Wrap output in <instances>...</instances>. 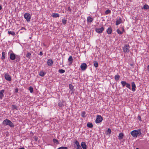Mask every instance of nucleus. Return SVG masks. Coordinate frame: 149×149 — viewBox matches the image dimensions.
<instances>
[{
	"instance_id": "1",
	"label": "nucleus",
	"mask_w": 149,
	"mask_h": 149,
	"mask_svg": "<svg viewBox=\"0 0 149 149\" xmlns=\"http://www.w3.org/2000/svg\"><path fill=\"white\" fill-rule=\"evenodd\" d=\"M3 124L5 126L8 125L11 127H13L14 126L13 123L10 120L7 119H5L3 121Z\"/></svg>"
},
{
	"instance_id": "2",
	"label": "nucleus",
	"mask_w": 149,
	"mask_h": 149,
	"mask_svg": "<svg viewBox=\"0 0 149 149\" xmlns=\"http://www.w3.org/2000/svg\"><path fill=\"white\" fill-rule=\"evenodd\" d=\"M130 133L133 137L135 138L137 137L139 134H141V132L140 130H134L132 131Z\"/></svg>"
},
{
	"instance_id": "3",
	"label": "nucleus",
	"mask_w": 149,
	"mask_h": 149,
	"mask_svg": "<svg viewBox=\"0 0 149 149\" xmlns=\"http://www.w3.org/2000/svg\"><path fill=\"white\" fill-rule=\"evenodd\" d=\"M103 120V118L101 116L97 115L95 120V123H99L101 122Z\"/></svg>"
},
{
	"instance_id": "4",
	"label": "nucleus",
	"mask_w": 149,
	"mask_h": 149,
	"mask_svg": "<svg viewBox=\"0 0 149 149\" xmlns=\"http://www.w3.org/2000/svg\"><path fill=\"white\" fill-rule=\"evenodd\" d=\"M130 47L129 45H125L123 47V51L124 53L128 52L130 51Z\"/></svg>"
},
{
	"instance_id": "5",
	"label": "nucleus",
	"mask_w": 149,
	"mask_h": 149,
	"mask_svg": "<svg viewBox=\"0 0 149 149\" xmlns=\"http://www.w3.org/2000/svg\"><path fill=\"white\" fill-rule=\"evenodd\" d=\"M24 16L25 19L27 22L30 21L31 19V15L29 13H26L24 15Z\"/></svg>"
},
{
	"instance_id": "6",
	"label": "nucleus",
	"mask_w": 149,
	"mask_h": 149,
	"mask_svg": "<svg viewBox=\"0 0 149 149\" xmlns=\"http://www.w3.org/2000/svg\"><path fill=\"white\" fill-rule=\"evenodd\" d=\"M4 77L5 79L8 81H11V77L9 74L8 73H7L5 74L4 75Z\"/></svg>"
},
{
	"instance_id": "7",
	"label": "nucleus",
	"mask_w": 149,
	"mask_h": 149,
	"mask_svg": "<svg viewBox=\"0 0 149 149\" xmlns=\"http://www.w3.org/2000/svg\"><path fill=\"white\" fill-rule=\"evenodd\" d=\"M10 52H12L10 54V59L11 60H14L15 59H16V56L15 54L13 52V51L11 50Z\"/></svg>"
},
{
	"instance_id": "8",
	"label": "nucleus",
	"mask_w": 149,
	"mask_h": 149,
	"mask_svg": "<svg viewBox=\"0 0 149 149\" xmlns=\"http://www.w3.org/2000/svg\"><path fill=\"white\" fill-rule=\"evenodd\" d=\"M104 30V28L103 27H102L100 28H96L95 29V31L96 32L100 33L102 32Z\"/></svg>"
},
{
	"instance_id": "9",
	"label": "nucleus",
	"mask_w": 149,
	"mask_h": 149,
	"mask_svg": "<svg viewBox=\"0 0 149 149\" xmlns=\"http://www.w3.org/2000/svg\"><path fill=\"white\" fill-rule=\"evenodd\" d=\"M122 31H121L119 29H118L116 30V31L118 34L121 35L123 33V32H125V30L123 27H122L121 28Z\"/></svg>"
},
{
	"instance_id": "10",
	"label": "nucleus",
	"mask_w": 149,
	"mask_h": 149,
	"mask_svg": "<svg viewBox=\"0 0 149 149\" xmlns=\"http://www.w3.org/2000/svg\"><path fill=\"white\" fill-rule=\"evenodd\" d=\"M87 65L86 63H82L80 66L81 69L82 70H86L87 68Z\"/></svg>"
},
{
	"instance_id": "11",
	"label": "nucleus",
	"mask_w": 149,
	"mask_h": 149,
	"mask_svg": "<svg viewBox=\"0 0 149 149\" xmlns=\"http://www.w3.org/2000/svg\"><path fill=\"white\" fill-rule=\"evenodd\" d=\"M132 91L133 92L135 91H136V86L134 82H132Z\"/></svg>"
},
{
	"instance_id": "12",
	"label": "nucleus",
	"mask_w": 149,
	"mask_h": 149,
	"mask_svg": "<svg viewBox=\"0 0 149 149\" xmlns=\"http://www.w3.org/2000/svg\"><path fill=\"white\" fill-rule=\"evenodd\" d=\"M93 18L90 16H88L87 17V22L88 23H91L93 20Z\"/></svg>"
},
{
	"instance_id": "13",
	"label": "nucleus",
	"mask_w": 149,
	"mask_h": 149,
	"mask_svg": "<svg viewBox=\"0 0 149 149\" xmlns=\"http://www.w3.org/2000/svg\"><path fill=\"white\" fill-rule=\"evenodd\" d=\"M81 146L83 149H87V146L85 142H82L81 143Z\"/></svg>"
},
{
	"instance_id": "14",
	"label": "nucleus",
	"mask_w": 149,
	"mask_h": 149,
	"mask_svg": "<svg viewBox=\"0 0 149 149\" xmlns=\"http://www.w3.org/2000/svg\"><path fill=\"white\" fill-rule=\"evenodd\" d=\"M4 90H2L0 92V99L1 100L2 99L4 95L3 93L4 92Z\"/></svg>"
},
{
	"instance_id": "15",
	"label": "nucleus",
	"mask_w": 149,
	"mask_h": 149,
	"mask_svg": "<svg viewBox=\"0 0 149 149\" xmlns=\"http://www.w3.org/2000/svg\"><path fill=\"white\" fill-rule=\"evenodd\" d=\"M53 63V61L51 59H49L47 61V64L49 66H52Z\"/></svg>"
},
{
	"instance_id": "16",
	"label": "nucleus",
	"mask_w": 149,
	"mask_h": 149,
	"mask_svg": "<svg viewBox=\"0 0 149 149\" xmlns=\"http://www.w3.org/2000/svg\"><path fill=\"white\" fill-rule=\"evenodd\" d=\"M122 21L121 20V19L120 17L119 18V19L117 20L116 21V25L117 26L119 24L121 23Z\"/></svg>"
},
{
	"instance_id": "17",
	"label": "nucleus",
	"mask_w": 149,
	"mask_h": 149,
	"mask_svg": "<svg viewBox=\"0 0 149 149\" xmlns=\"http://www.w3.org/2000/svg\"><path fill=\"white\" fill-rule=\"evenodd\" d=\"M112 30L111 27L108 28L107 30V33L108 34H111L112 33Z\"/></svg>"
},
{
	"instance_id": "18",
	"label": "nucleus",
	"mask_w": 149,
	"mask_h": 149,
	"mask_svg": "<svg viewBox=\"0 0 149 149\" xmlns=\"http://www.w3.org/2000/svg\"><path fill=\"white\" fill-rule=\"evenodd\" d=\"M68 60L70 64H71L73 62V58L72 56H69L68 58Z\"/></svg>"
},
{
	"instance_id": "19",
	"label": "nucleus",
	"mask_w": 149,
	"mask_h": 149,
	"mask_svg": "<svg viewBox=\"0 0 149 149\" xmlns=\"http://www.w3.org/2000/svg\"><path fill=\"white\" fill-rule=\"evenodd\" d=\"M124 134L123 133H119L118 136V139H122L123 137Z\"/></svg>"
},
{
	"instance_id": "20",
	"label": "nucleus",
	"mask_w": 149,
	"mask_h": 149,
	"mask_svg": "<svg viewBox=\"0 0 149 149\" xmlns=\"http://www.w3.org/2000/svg\"><path fill=\"white\" fill-rule=\"evenodd\" d=\"M142 9L146 10L148 9H149V6L148 5L145 4L144 5Z\"/></svg>"
},
{
	"instance_id": "21",
	"label": "nucleus",
	"mask_w": 149,
	"mask_h": 149,
	"mask_svg": "<svg viewBox=\"0 0 149 149\" xmlns=\"http://www.w3.org/2000/svg\"><path fill=\"white\" fill-rule=\"evenodd\" d=\"M53 141L54 143H55L56 144H59V142L58 140L56 139H53Z\"/></svg>"
},
{
	"instance_id": "22",
	"label": "nucleus",
	"mask_w": 149,
	"mask_h": 149,
	"mask_svg": "<svg viewBox=\"0 0 149 149\" xmlns=\"http://www.w3.org/2000/svg\"><path fill=\"white\" fill-rule=\"evenodd\" d=\"M52 17H59V14L58 13H54L52 15Z\"/></svg>"
},
{
	"instance_id": "23",
	"label": "nucleus",
	"mask_w": 149,
	"mask_h": 149,
	"mask_svg": "<svg viewBox=\"0 0 149 149\" xmlns=\"http://www.w3.org/2000/svg\"><path fill=\"white\" fill-rule=\"evenodd\" d=\"M8 33L9 34H11L13 36H14L15 34V33L13 31H8Z\"/></svg>"
},
{
	"instance_id": "24",
	"label": "nucleus",
	"mask_w": 149,
	"mask_h": 149,
	"mask_svg": "<svg viewBox=\"0 0 149 149\" xmlns=\"http://www.w3.org/2000/svg\"><path fill=\"white\" fill-rule=\"evenodd\" d=\"M120 77V76L118 74H117L115 75L114 78L117 81L119 79Z\"/></svg>"
},
{
	"instance_id": "25",
	"label": "nucleus",
	"mask_w": 149,
	"mask_h": 149,
	"mask_svg": "<svg viewBox=\"0 0 149 149\" xmlns=\"http://www.w3.org/2000/svg\"><path fill=\"white\" fill-rule=\"evenodd\" d=\"M121 83L123 87H124L125 86L127 83L125 81H121Z\"/></svg>"
},
{
	"instance_id": "26",
	"label": "nucleus",
	"mask_w": 149,
	"mask_h": 149,
	"mask_svg": "<svg viewBox=\"0 0 149 149\" xmlns=\"http://www.w3.org/2000/svg\"><path fill=\"white\" fill-rule=\"evenodd\" d=\"M87 126L89 128H92L93 127V125L92 123H88L87 124Z\"/></svg>"
},
{
	"instance_id": "27",
	"label": "nucleus",
	"mask_w": 149,
	"mask_h": 149,
	"mask_svg": "<svg viewBox=\"0 0 149 149\" xmlns=\"http://www.w3.org/2000/svg\"><path fill=\"white\" fill-rule=\"evenodd\" d=\"M94 66L95 68H97L98 66V63L97 61H95L94 62Z\"/></svg>"
},
{
	"instance_id": "28",
	"label": "nucleus",
	"mask_w": 149,
	"mask_h": 149,
	"mask_svg": "<svg viewBox=\"0 0 149 149\" xmlns=\"http://www.w3.org/2000/svg\"><path fill=\"white\" fill-rule=\"evenodd\" d=\"M58 72L59 73L61 74H63L65 72V71L63 69H59L58 70Z\"/></svg>"
},
{
	"instance_id": "29",
	"label": "nucleus",
	"mask_w": 149,
	"mask_h": 149,
	"mask_svg": "<svg viewBox=\"0 0 149 149\" xmlns=\"http://www.w3.org/2000/svg\"><path fill=\"white\" fill-rule=\"evenodd\" d=\"M31 53L30 52H28L26 55V57L29 58H30L31 56Z\"/></svg>"
},
{
	"instance_id": "30",
	"label": "nucleus",
	"mask_w": 149,
	"mask_h": 149,
	"mask_svg": "<svg viewBox=\"0 0 149 149\" xmlns=\"http://www.w3.org/2000/svg\"><path fill=\"white\" fill-rule=\"evenodd\" d=\"M39 75L41 77H43L45 75V73L44 72L41 71L40 72Z\"/></svg>"
},
{
	"instance_id": "31",
	"label": "nucleus",
	"mask_w": 149,
	"mask_h": 149,
	"mask_svg": "<svg viewBox=\"0 0 149 149\" xmlns=\"http://www.w3.org/2000/svg\"><path fill=\"white\" fill-rule=\"evenodd\" d=\"M12 109L13 110L14 109H17V107L15 105H12Z\"/></svg>"
},
{
	"instance_id": "32",
	"label": "nucleus",
	"mask_w": 149,
	"mask_h": 149,
	"mask_svg": "<svg viewBox=\"0 0 149 149\" xmlns=\"http://www.w3.org/2000/svg\"><path fill=\"white\" fill-rule=\"evenodd\" d=\"M62 22L64 25H65L66 24L67 20L65 19H62Z\"/></svg>"
},
{
	"instance_id": "33",
	"label": "nucleus",
	"mask_w": 149,
	"mask_h": 149,
	"mask_svg": "<svg viewBox=\"0 0 149 149\" xmlns=\"http://www.w3.org/2000/svg\"><path fill=\"white\" fill-rule=\"evenodd\" d=\"M5 53L4 52H2V59H4L5 58Z\"/></svg>"
},
{
	"instance_id": "34",
	"label": "nucleus",
	"mask_w": 149,
	"mask_h": 149,
	"mask_svg": "<svg viewBox=\"0 0 149 149\" xmlns=\"http://www.w3.org/2000/svg\"><path fill=\"white\" fill-rule=\"evenodd\" d=\"M16 61L17 62L19 61L20 59V57L19 56H17L16 57Z\"/></svg>"
},
{
	"instance_id": "35",
	"label": "nucleus",
	"mask_w": 149,
	"mask_h": 149,
	"mask_svg": "<svg viewBox=\"0 0 149 149\" xmlns=\"http://www.w3.org/2000/svg\"><path fill=\"white\" fill-rule=\"evenodd\" d=\"M86 113L85 111H83L81 114V116L83 117H86Z\"/></svg>"
},
{
	"instance_id": "36",
	"label": "nucleus",
	"mask_w": 149,
	"mask_h": 149,
	"mask_svg": "<svg viewBox=\"0 0 149 149\" xmlns=\"http://www.w3.org/2000/svg\"><path fill=\"white\" fill-rule=\"evenodd\" d=\"M111 13V11L109 9L107 10L105 12V14L107 15L109 13Z\"/></svg>"
},
{
	"instance_id": "37",
	"label": "nucleus",
	"mask_w": 149,
	"mask_h": 149,
	"mask_svg": "<svg viewBox=\"0 0 149 149\" xmlns=\"http://www.w3.org/2000/svg\"><path fill=\"white\" fill-rule=\"evenodd\" d=\"M111 129L110 128H109L108 129V130L107 131V132L106 133V134H110L111 133Z\"/></svg>"
},
{
	"instance_id": "38",
	"label": "nucleus",
	"mask_w": 149,
	"mask_h": 149,
	"mask_svg": "<svg viewBox=\"0 0 149 149\" xmlns=\"http://www.w3.org/2000/svg\"><path fill=\"white\" fill-rule=\"evenodd\" d=\"M58 106L60 107H62L63 106L62 103L60 102L58 103Z\"/></svg>"
},
{
	"instance_id": "39",
	"label": "nucleus",
	"mask_w": 149,
	"mask_h": 149,
	"mask_svg": "<svg viewBox=\"0 0 149 149\" xmlns=\"http://www.w3.org/2000/svg\"><path fill=\"white\" fill-rule=\"evenodd\" d=\"M29 90L31 93H32L33 92V88L31 86L29 87Z\"/></svg>"
},
{
	"instance_id": "40",
	"label": "nucleus",
	"mask_w": 149,
	"mask_h": 149,
	"mask_svg": "<svg viewBox=\"0 0 149 149\" xmlns=\"http://www.w3.org/2000/svg\"><path fill=\"white\" fill-rule=\"evenodd\" d=\"M57 149H68V148L66 147H61L57 148Z\"/></svg>"
},
{
	"instance_id": "41",
	"label": "nucleus",
	"mask_w": 149,
	"mask_h": 149,
	"mask_svg": "<svg viewBox=\"0 0 149 149\" xmlns=\"http://www.w3.org/2000/svg\"><path fill=\"white\" fill-rule=\"evenodd\" d=\"M126 86L129 89H131L130 85L129 84L127 83V84H126Z\"/></svg>"
},
{
	"instance_id": "42",
	"label": "nucleus",
	"mask_w": 149,
	"mask_h": 149,
	"mask_svg": "<svg viewBox=\"0 0 149 149\" xmlns=\"http://www.w3.org/2000/svg\"><path fill=\"white\" fill-rule=\"evenodd\" d=\"M69 88L71 90H73V86L72 84H70L69 85Z\"/></svg>"
},
{
	"instance_id": "43",
	"label": "nucleus",
	"mask_w": 149,
	"mask_h": 149,
	"mask_svg": "<svg viewBox=\"0 0 149 149\" xmlns=\"http://www.w3.org/2000/svg\"><path fill=\"white\" fill-rule=\"evenodd\" d=\"M74 143L77 146L80 145L79 142L77 140L75 141Z\"/></svg>"
},
{
	"instance_id": "44",
	"label": "nucleus",
	"mask_w": 149,
	"mask_h": 149,
	"mask_svg": "<svg viewBox=\"0 0 149 149\" xmlns=\"http://www.w3.org/2000/svg\"><path fill=\"white\" fill-rule=\"evenodd\" d=\"M76 149H82V148L80 146V145H79V146H77V147H76Z\"/></svg>"
},
{
	"instance_id": "45",
	"label": "nucleus",
	"mask_w": 149,
	"mask_h": 149,
	"mask_svg": "<svg viewBox=\"0 0 149 149\" xmlns=\"http://www.w3.org/2000/svg\"><path fill=\"white\" fill-rule=\"evenodd\" d=\"M137 118L140 121H141V118L140 116H138Z\"/></svg>"
},
{
	"instance_id": "46",
	"label": "nucleus",
	"mask_w": 149,
	"mask_h": 149,
	"mask_svg": "<svg viewBox=\"0 0 149 149\" xmlns=\"http://www.w3.org/2000/svg\"><path fill=\"white\" fill-rule=\"evenodd\" d=\"M68 11H69V12H71V9L70 7H68Z\"/></svg>"
},
{
	"instance_id": "47",
	"label": "nucleus",
	"mask_w": 149,
	"mask_h": 149,
	"mask_svg": "<svg viewBox=\"0 0 149 149\" xmlns=\"http://www.w3.org/2000/svg\"><path fill=\"white\" fill-rule=\"evenodd\" d=\"M39 55L40 56H42L43 55L42 52H40L39 53Z\"/></svg>"
},
{
	"instance_id": "48",
	"label": "nucleus",
	"mask_w": 149,
	"mask_h": 149,
	"mask_svg": "<svg viewBox=\"0 0 149 149\" xmlns=\"http://www.w3.org/2000/svg\"><path fill=\"white\" fill-rule=\"evenodd\" d=\"M23 29H24L25 30H26L25 28L24 27H22L21 28V30H23Z\"/></svg>"
},
{
	"instance_id": "49",
	"label": "nucleus",
	"mask_w": 149,
	"mask_h": 149,
	"mask_svg": "<svg viewBox=\"0 0 149 149\" xmlns=\"http://www.w3.org/2000/svg\"><path fill=\"white\" fill-rule=\"evenodd\" d=\"M147 70L148 71H149V65H148L147 66Z\"/></svg>"
},
{
	"instance_id": "50",
	"label": "nucleus",
	"mask_w": 149,
	"mask_h": 149,
	"mask_svg": "<svg viewBox=\"0 0 149 149\" xmlns=\"http://www.w3.org/2000/svg\"><path fill=\"white\" fill-rule=\"evenodd\" d=\"M18 89H15V91L16 92H18Z\"/></svg>"
},
{
	"instance_id": "51",
	"label": "nucleus",
	"mask_w": 149,
	"mask_h": 149,
	"mask_svg": "<svg viewBox=\"0 0 149 149\" xmlns=\"http://www.w3.org/2000/svg\"><path fill=\"white\" fill-rule=\"evenodd\" d=\"M19 149H25L24 148H19Z\"/></svg>"
},
{
	"instance_id": "52",
	"label": "nucleus",
	"mask_w": 149,
	"mask_h": 149,
	"mask_svg": "<svg viewBox=\"0 0 149 149\" xmlns=\"http://www.w3.org/2000/svg\"><path fill=\"white\" fill-rule=\"evenodd\" d=\"M2 9L1 6L0 5V10Z\"/></svg>"
},
{
	"instance_id": "53",
	"label": "nucleus",
	"mask_w": 149,
	"mask_h": 149,
	"mask_svg": "<svg viewBox=\"0 0 149 149\" xmlns=\"http://www.w3.org/2000/svg\"><path fill=\"white\" fill-rule=\"evenodd\" d=\"M130 65L131 66H132L133 65V64H130Z\"/></svg>"
},
{
	"instance_id": "54",
	"label": "nucleus",
	"mask_w": 149,
	"mask_h": 149,
	"mask_svg": "<svg viewBox=\"0 0 149 149\" xmlns=\"http://www.w3.org/2000/svg\"><path fill=\"white\" fill-rule=\"evenodd\" d=\"M30 38L31 39V37H30Z\"/></svg>"
},
{
	"instance_id": "55",
	"label": "nucleus",
	"mask_w": 149,
	"mask_h": 149,
	"mask_svg": "<svg viewBox=\"0 0 149 149\" xmlns=\"http://www.w3.org/2000/svg\"><path fill=\"white\" fill-rule=\"evenodd\" d=\"M36 140H37V139H36Z\"/></svg>"
},
{
	"instance_id": "56",
	"label": "nucleus",
	"mask_w": 149,
	"mask_h": 149,
	"mask_svg": "<svg viewBox=\"0 0 149 149\" xmlns=\"http://www.w3.org/2000/svg\"><path fill=\"white\" fill-rule=\"evenodd\" d=\"M36 140H37V139H36Z\"/></svg>"
}]
</instances>
